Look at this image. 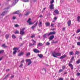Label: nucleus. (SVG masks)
Wrapping results in <instances>:
<instances>
[{
  "instance_id": "7c9ffc66",
  "label": "nucleus",
  "mask_w": 80,
  "mask_h": 80,
  "mask_svg": "<svg viewBox=\"0 0 80 80\" xmlns=\"http://www.w3.org/2000/svg\"><path fill=\"white\" fill-rule=\"evenodd\" d=\"M62 70H64L65 69V66H63L62 67Z\"/></svg>"
},
{
  "instance_id": "bf43d9fd",
  "label": "nucleus",
  "mask_w": 80,
  "mask_h": 80,
  "mask_svg": "<svg viewBox=\"0 0 80 80\" xmlns=\"http://www.w3.org/2000/svg\"><path fill=\"white\" fill-rule=\"evenodd\" d=\"M32 42H34V43H35V42H36L35 41H34V40H32Z\"/></svg>"
},
{
  "instance_id": "5701e85b",
  "label": "nucleus",
  "mask_w": 80,
  "mask_h": 80,
  "mask_svg": "<svg viewBox=\"0 0 80 80\" xmlns=\"http://www.w3.org/2000/svg\"><path fill=\"white\" fill-rule=\"evenodd\" d=\"M14 14H18L19 13V11H18L16 12H14L13 13Z\"/></svg>"
},
{
  "instance_id": "f257e3e1",
  "label": "nucleus",
  "mask_w": 80,
  "mask_h": 80,
  "mask_svg": "<svg viewBox=\"0 0 80 80\" xmlns=\"http://www.w3.org/2000/svg\"><path fill=\"white\" fill-rule=\"evenodd\" d=\"M61 55V53H57L55 52H53L52 53V56L54 57H57V56H60Z\"/></svg>"
},
{
  "instance_id": "39448f33",
  "label": "nucleus",
  "mask_w": 80,
  "mask_h": 80,
  "mask_svg": "<svg viewBox=\"0 0 80 80\" xmlns=\"http://www.w3.org/2000/svg\"><path fill=\"white\" fill-rule=\"evenodd\" d=\"M50 35H48V33H46L43 35V37L44 38H47V37H48Z\"/></svg>"
},
{
  "instance_id": "4d7b16f0",
  "label": "nucleus",
  "mask_w": 80,
  "mask_h": 80,
  "mask_svg": "<svg viewBox=\"0 0 80 80\" xmlns=\"http://www.w3.org/2000/svg\"><path fill=\"white\" fill-rule=\"evenodd\" d=\"M78 40L80 41V36L78 38Z\"/></svg>"
},
{
  "instance_id": "6ab92c4d",
  "label": "nucleus",
  "mask_w": 80,
  "mask_h": 80,
  "mask_svg": "<svg viewBox=\"0 0 80 80\" xmlns=\"http://www.w3.org/2000/svg\"><path fill=\"white\" fill-rule=\"evenodd\" d=\"M42 22H39L38 25H39V27H42Z\"/></svg>"
},
{
  "instance_id": "7ed1b4c3",
  "label": "nucleus",
  "mask_w": 80,
  "mask_h": 80,
  "mask_svg": "<svg viewBox=\"0 0 80 80\" xmlns=\"http://www.w3.org/2000/svg\"><path fill=\"white\" fill-rule=\"evenodd\" d=\"M26 62H28V65H30L31 63H32V60L30 59H26Z\"/></svg>"
},
{
  "instance_id": "4be33fe9",
  "label": "nucleus",
  "mask_w": 80,
  "mask_h": 80,
  "mask_svg": "<svg viewBox=\"0 0 80 80\" xmlns=\"http://www.w3.org/2000/svg\"><path fill=\"white\" fill-rule=\"evenodd\" d=\"M38 57H39L40 58H41L43 57V55H42V54H38Z\"/></svg>"
},
{
  "instance_id": "f3484780",
  "label": "nucleus",
  "mask_w": 80,
  "mask_h": 80,
  "mask_svg": "<svg viewBox=\"0 0 80 80\" xmlns=\"http://www.w3.org/2000/svg\"><path fill=\"white\" fill-rule=\"evenodd\" d=\"M7 11L4 12L2 13V14H1V15H2V16H3L4 15H5V14L7 13Z\"/></svg>"
},
{
  "instance_id": "6e6552de",
  "label": "nucleus",
  "mask_w": 80,
  "mask_h": 80,
  "mask_svg": "<svg viewBox=\"0 0 80 80\" xmlns=\"http://www.w3.org/2000/svg\"><path fill=\"white\" fill-rule=\"evenodd\" d=\"M33 51L35 53H39L40 52V51L37 49H33Z\"/></svg>"
},
{
  "instance_id": "e2e57ef3",
  "label": "nucleus",
  "mask_w": 80,
  "mask_h": 80,
  "mask_svg": "<svg viewBox=\"0 0 80 80\" xmlns=\"http://www.w3.org/2000/svg\"><path fill=\"white\" fill-rule=\"evenodd\" d=\"M2 60V57H1L0 58V61H1Z\"/></svg>"
},
{
  "instance_id": "9d476101",
  "label": "nucleus",
  "mask_w": 80,
  "mask_h": 80,
  "mask_svg": "<svg viewBox=\"0 0 80 80\" xmlns=\"http://www.w3.org/2000/svg\"><path fill=\"white\" fill-rule=\"evenodd\" d=\"M13 5H15V4L17 3L18 2V0H15V1H12Z\"/></svg>"
},
{
  "instance_id": "f704fd0d",
  "label": "nucleus",
  "mask_w": 80,
  "mask_h": 80,
  "mask_svg": "<svg viewBox=\"0 0 80 80\" xmlns=\"http://www.w3.org/2000/svg\"><path fill=\"white\" fill-rule=\"evenodd\" d=\"M80 60H79L77 61V63L78 64L80 63Z\"/></svg>"
},
{
  "instance_id": "473e14b6",
  "label": "nucleus",
  "mask_w": 80,
  "mask_h": 80,
  "mask_svg": "<svg viewBox=\"0 0 80 80\" xmlns=\"http://www.w3.org/2000/svg\"><path fill=\"white\" fill-rule=\"evenodd\" d=\"M16 34H18V33H19V31H16L15 32Z\"/></svg>"
},
{
  "instance_id": "864d4df0",
  "label": "nucleus",
  "mask_w": 80,
  "mask_h": 80,
  "mask_svg": "<svg viewBox=\"0 0 80 80\" xmlns=\"http://www.w3.org/2000/svg\"><path fill=\"white\" fill-rule=\"evenodd\" d=\"M54 25V24L52 23L51 24V27H53Z\"/></svg>"
},
{
  "instance_id": "a878e982",
  "label": "nucleus",
  "mask_w": 80,
  "mask_h": 80,
  "mask_svg": "<svg viewBox=\"0 0 80 80\" xmlns=\"http://www.w3.org/2000/svg\"><path fill=\"white\" fill-rule=\"evenodd\" d=\"M54 12L55 13H56L57 14H58L59 13L58 11L57 10H56L54 11Z\"/></svg>"
},
{
  "instance_id": "2eb2a0df",
  "label": "nucleus",
  "mask_w": 80,
  "mask_h": 80,
  "mask_svg": "<svg viewBox=\"0 0 80 80\" xmlns=\"http://www.w3.org/2000/svg\"><path fill=\"white\" fill-rule=\"evenodd\" d=\"M69 66L71 67V69H73V66L72 64L69 63Z\"/></svg>"
},
{
  "instance_id": "de8ad7c7",
  "label": "nucleus",
  "mask_w": 80,
  "mask_h": 80,
  "mask_svg": "<svg viewBox=\"0 0 80 80\" xmlns=\"http://www.w3.org/2000/svg\"><path fill=\"white\" fill-rule=\"evenodd\" d=\"M22 14H20L19 15V17H22Z\"/></svg>"
},
{
  "instance_id": "c85d7f7f",
  "label": "nucleus",
  "mask_w": 80,
  "mask_h": 80,
  "mask_svg": "<svg viewBox=\"0 0 80 80\" xmlns=\"http://www.w3.org/2000/svg\"><path fill=\"white\" fill-rule=\"evenodd\" d=\"M63 71V70L62 69H60L58 71V73H60V72H62Z\"/></svg>"
},
{
  "instance_id": "f8f14e48",
  "label": "nucleus",
  "mask_w": 80,
  "mask_h": 80,
  "mask_svg": "<svg viewBox=\"0 0 80 80\" xmlns=\"http://www.w3.org/2000/svg\"><path fill=\"white\" fill-rule=\"evenodd\" d=\"M37 24H38V22H36V23L32 27V28L33 29L37 25Z\"/></svg>"
},
{
  "instance_id": "13d9d810",
  "label": "nucleus",
  "mask_w": 80,
  "mask_h": 80,
  "mask_svg": "<svg viewBox=\"0 0 80 80\" xmlns=\"http://www.w3.org/2000/svg\"><path fill=\"white\" fill-rule=\"evenodd\" d=\"M54 20H57V17H55L54 18Z\"/></svg>"
},
{
  "instance_id": "09e8293b",
  "label": "nucleus",
  "mask_w": 80,
  "mask_h": 80,
  "mask_svg": "<svg viewBox=\"0 0 80 80\" xmlns=\"http://www.w3.org/2000/svg\"><path fill=\"white\" fill-rule=\"evenodd\" d=\"M8 77V74L6 77H5L4 78V79H5L6 78H7Z\"/></svg>"
},
{
  "instance_id": "49530a36",
  "label": "nucleus",
  "mask_w": 80,
  "mask_h": 80,
  "mask_svg": "<svg viewBox=\"0 0 80 80\" xmlns=\"http://www.w3.org/2000/svg\"><path fill=\"white\" fill-rule=\"evenodd\" d=\"M70 55H72L73 54V52H71L69 53Z\"/></svg>"
},
{
  "instance_id": "4c0bfd02",
  "label": "nucleus",
  "mask_w": 80,
  "mask_h": 80,
  "mask_svg": "<svg viewBox=\"0 0 80 80\" xmlns=\"http://www.w3.org/2000/svg\"><path fill=\"white\" fill-rule=\"evenodd\" d=\"M77 44L78 45H79V46H80V42H77Z\"/></svg>"
},
{
  "instance_id": "37998d69",
  "label": "nucleus",
  "mask_w": 80,
  "mask_h": 80,
  "mask_svg": "<svg viewBox=\"0 0 80 80\" xmlns=\"http://www.w3.org/2000/svg\"><path fill=\"white\" fill-rule=\"evenodd\" d=\"M16 17L15 16H13L12 17V19H13V20H15V19H16Z\"/></svg>"
},
{
  "instance_id": "72a5a7b5",
  "label": "nucleus",
  "mask_w": 80,
  "mask_h": 80,
  "mask_svg": "<svg viewBox=\"0 0 80 80\" xmlns=\"http://www.w3.org/2000/svg\"><path fill=\"white\" fill-rule=\"evenodd\" d=\"M2 47H4V48L6 47V46H5V44H3L2 45Z\"/></svg>"
},
{
  "instance_id": "8fccbe9b",
  "label": "nucleus",
  "mask_w": 80,
  "mask_h": 80,
  "mask_svg": "<svg viewBox=\"0 0 80 80\" xmlns=\"http://www.w3.org/2000/svg\"><path fill=\"white\" fill-rule=\"evenodd\" d=\"M59 80H63V78H60Z\"/></svg>"
},
{
  "instance_id": "603ef678",
  "label": "nucleus",
  "mask_w": 80,
  "mask_h": 80,
  "mask_svg": "<svg viewBox=\"0 0 80 80\" xmlns=\"http://www.w3.org/2000/svg\"><path fill=\"white\" fill-rule=\"evenodd\" d=\"M42 70H45V71H46V69L45 68H43L42 69Z\"/></svg>"
},
{
  "instance_id": "c756f323",
  "label": "nucleus",
  "mask_w": 80,
  "mask_h": 80,
  "mask_svg": "<svg viewBox=\"0 0 80 80\" xmlns=\"http://www.w3.org/2000/svg\"><path fill=\"white\" fill-rule=\"evenodd\" d=\"M29 0H22V1L24 2H28Z\"/></svg>"
},
{
  "instance_id": "1a4fd4ad",
  "label": "nucleus",
  "mask_w": 80,
  "mask_h": 80,
  "mask_svg": "<svg viewBox=\"0 0 80 80\" xmlns=\"http://www.w3.org/2000/svg\"><path fill=\"white\" fill-rule=\"evenodd\" d=\"M53 7H54V5L53 4H51L49 8L50 9H53Z\"/></svg>"
},
{
  "instance_id": "c9c22d12",
  "label": "nucleus",
  "mask_w": 80,
  "mask_h": 80,
  "mask_svg": "<svg viewBox=\"0 0 80 80\" xmlns=\"http://www.w3.org/2000/svg\"><path fill=\"white\" fill-rule=\"evenodd\" d=\"M80 32V29H78L76 32L77 33H79Z\"/></svg>"
},
{
  "instance_id": "20e7f679",
  "label": "nucleus",
  "mask_w": 80,
  "mask_h": 80,
  "mask_svg": "<svg viewBox=\"0 0 80 80\" xmlns=\"http://www.w3.org/2000/svg\"><path fill=\"white\" fill-rule=\"evenodd\" d=\"M13 50H14V51L13 52V55H15V54H16V53L17 52V50H18V49L17 48H14L13 49Z\"/></svg>"
},
{
  "instance_id": "aec40b11",
  "label": "nucleus",
  "mask_w": 80,
  "mask_h": 80,
  "mask_svg": "<svg viewBox=\"0 0 80 80\" xmlns=\"http://www.w3.org/2000/svg\"><path fill=\"white\" fill-rule=\"evenodd\" d=\"M12 38H16V36L14 34H13L12 35Z\"/></svg>"
},
{
  "instance_id": "393cba45",
  "label": "nucleus",
  "mask_w": 80,
  "mask_h": 80,
  "mask_svg": "<svg viewBox=\"0 0 80 80\" xmlns=\"http://www.w3.org/2000/svg\"><path fill=\"white\" fill-rule=\"evenodd\" d=\"M65 57H66V56L65 55H64L62 56L61 57H60V58L61 59H62V58H65Z\"/></svg>"
},
{
  "instance_id": "dca6fc26",
  "label": "nucleus",
  "mask_w": 80,
  "mask_h": 80,
  "mask_svg": "<svg viewBox=\"0 0 80 80\" xmlns=\"http://www.w3.org/2000/svg\"><path fill=\"white\" fill-rule=\"evenodd\" d=\"M54 36L53 35L51 36L49 38V39H50V40H52V39H53V38H54Z\"/></svg>"
},
{
  "instance_id": "6e6d98bb",
  "label": "nucleus",
  "mask_w": 80,
  "mask_h": 80,
  "mask_svg": "<svg viewBox=\"0 0 80 80\" xmlns=\"http://www.w3.org/2000/svg\"><path fill=\"white\" fill-rule=\"evenodd\" d=\"M62 30L63 31H65V28H63Z\"/></svg>"
},
{
  "instance_id": "ea45409f",
  "label": "nucleus",
  "mask_w": 80,
  "mask_h": 80,
  "mask_svg": "<svg viewBox=\"0 0 80 80\" xmlns=\"http://www.w3.org/2000/svg\"><path fill=\"white\" fill-rule=\"evenodd\" d=\"M76 54H77V55H78V54H79V52L76 51Z\"/></svg>"
},
{
  "instance_id": "3c124183",
  "label": "nucleus",
  "mask_w": 80,
  "mask_h": 80,
  "mask_svg": "<svg viewBox=\"0 0 80 80\" xmlns=\"http://www.w3.org/2000/svg\"><path fill=\"white\" fill-rule=\"evenodd\" d=\"M3 52V50L0 51V53H2Z\"/></svg>"
},
{
  "instance_id": "cd10ccee",
  "label": "nucleus",
  "mask_w": 80,
  "mask_h": 80,
  "mask_svg": "<svg viewBox=\"0 0 80 80\" xmlns=\"http://www.w3.org/2000/svg\"><path fill=\"white\" fill-rule=\"evenodd\" d=\"M30 55V52H28L26 54V57H28V56H29V55Z\"/></svg>"
},
{
  "instance_id": "0eeeda50",
  "label": "nucleus",
  "mask_w": 80,
  "mask_h": 80,
  "mask_svg": "<svg viewBox=\"0 0 80 80\" xmlns=\"http://www.w3.org/2000/svg\"><path fill=\"white\" fill-rule=\"evenodd\" d=\"M24 54V52H21L18 54V56H19V57H21V56H22V55H23Z\"/></svg>"
},
{
  "instance_id": "c03bdc74",
  "label": "nucleus",
  "mask_w": 80,
  "mask_h": 80,
  "mask_svg": "<svg viewBox=\"0 0 80 80\" xmlns=\"http://www.w3.org/2000/svg\"><path fill=\"white\" fill-rule=\"evenodd\" d=\"M25 62V60L24 59H23L21 62V63H24Z\"/></svg>"
},
{
  "instance_id": "58836bf2",
  "label": "nucleus",
  "mask_w": 80,
  "mask_h": 80,
  "mask_svg": "<svg viewBox=\"0 0 80 80\" xmlns=\"http://www.w3.org/2000/svg\"><path fill=\"white\" fill-rule=\"evenodd\" d=\"M22 66H23V64H20L19 66V67H20V68H21L22 67Z\"/></svg>"
},
{
  "instance_id": "79ce46f5",
  "label": "nucleus",
  "mask_w": 80,
  "mask_h": 80,
  "mask_svg": "<svg viewBox=\"0 0 80 80\" xmlns=\"http://www.w3.org/2000/svg\"><path fill=\"white\" fill-rule=\"evenodd\" d=\"M53 43H57V41L54 42V41H52Z\"/></svg>"
},
{
  "instance_id": "2f4dec72",
  "label": "nucleus",
  "mask_w": 80,
  "mask_h": 80,
  "mask_svg": "<svg viewBox=\"0 0 80 80\" xmlns=\"http://www.w3.org/2000/svg\"><path fill=\"white\" fill-rule=\"evenodd\" d=\"M29 13H30V12H28L26 13V14H25V15H26V16H27V15H28Z\"/></svg>"
},
{
  "instance_id": "4468645a",
  "label": "nucleus",
  "mask_w": 80,
  "mask_h": 80,
  "mask_svg": "<svg viewBox=\"0 0 80 80\" xmlns=\"http://www.w3.org/2000/svg\"><path fill=\"white\" fill-rule=\"evenodd\" d=\"M43 45V44L41 43H38V47H41Z\"/></svg>"
},
{
  "instance_id": "b1692460",
  "label": "nucleus",
  "mask_w": 80,
  "mask_h": 80,
  "mask_svg": "<svg viewBox=\"0 0 80 80\" xmlns=\"http://www.w3.org/2000/svg\"><path fill=\"white\" fill-rule=\"evenodd\" d=\"M5 37L6 39H8V38L9 37V34H6L5 36Z\"/></svg>"
},
{
  "instance_id": "338daca9",
  "label": "nucleus",
  "mask_w": 80,
  "mask_h": 80,
  "mask_svg": "<svg viewBox=\"0 0 80 80\" xmlns=\"http://www.w3.org/2000/svg\"><path fill=\"white\" fill-rule=\"evenodd\" d=\"M71 80H74V79L72 78V79H71Z\"/></svg>"
},
{
  "instance_id": "9b49d317",
  "label": "nucleus",
  "mask_w": 80,
  "mask_h": 80,
  "mask_svg": "<svg viewBox=\"0 0 80 80\" xmlns=\"http://www.w3.org/2000/svg\"><path fill=\"white\" fill-rule=\"evenodd\" d=\"M55 33L56 32H50L48 33V35H50L55 34Z\"/></svg>"
},
{
  "instance_id": "a19ab883",
  "label": "nucleus",
  "mask_w": 80,
  "mask_h": 80,
  "mask_svg": "<svg viewBox=\"0 0 80 80\" xmlns=\"http://www.w3.org/2000/svg\"><path fill=\"white\" fill-rule=\"evenodd\" d=\"M35 37V35L33 34V35H32L31 37V38H34Z\"/></svg>"
},
{
  "instance_id": "412c9836",
  "label": "nucleus",
  "mask_w": 80,
  "mask_h": 80,
  "mask_svg": "<svg viewBox=\"0 0 80 80\" xmlns=\"http://www.w3.org/2000/svg\"><path fill=\"white\" fill-rule=\"evenodd\" d=\"M80 16H78L77 18V21H78V22H80Z\"/></svg>"
},
{
  "instance_id": "423d86ee",
  "label": "nucleus",
  "mask_w": 80,
  "mask_h": 80,
  "mask_svg": "<svg viewBox=\"0 0 80 80\" xmlns=\"http://www.w3.org/2000/svg\"><path fill=\"white\" fill-rule=\"evenodd\" d=\"M30 20H31V19L29 18L28 20L27 21V22L29 23V25H32V24H33V23H32V22H30Z\"/></svg>"
},
{
  "instance_id": "f03ea898",
  "label": "nucleus",
  "mask_w": 80,
  "mask_h": 80,
  "mask_svg": "<svg viewBox=\"0 0 80 80\" xmlns=\"http://www.w3.org/2000/svg\"><path fill=\"white\" fill-rule=\"evenodd\" d=\"M25 30V28H22L20 29V34L21 35H23L25 34V32H24V30Z\"/></svg>"
},
{
  "instance_id": "e433bc0d",
  "label": "nucleus",
  "mask_w": 80,
  "mask_h": 80,
  "mask_svg": "<svg viewBox=\"0 0 80 80\" xmlns=\"http://www.w3.org/2000/svg\"><path fill=\"white\" fill-rule=\"evenodd\" d=\"M50 44V43L48 42H47L46 43V45H49Z\"/></svg>"
},
{
  "instance_id": "774afa93",
  "label": "nucleus",
  "mask_w": 80,
  "mask_h": 80,
  "mask_svg": "<svg viewBox=\"0 0 80 80\" xmlns=\"http://www.w3.org/2000/svg\"><path fill=\"white\" fill-rule=\"evenodd\" d=\"M22 45H23V44H21L20 45V46H22Z\"/></svg>"
},
{
  "instance_id": "680f3d73",
  "label": "nucleus",
  "mask_w": 80,
  "mask_h": 80,
  "mask_svg": "<svg viewBox=\"0 0 80 80\" xmlns=\"http://www.w3.org/2000/svg\"><path fill=\"white\" fill-rule=\"evenodd\" d=\"M14 77V76L12 75L11 76V78H13Z\"/></svg>"
},
{
  "instance_id": "0e129e2a",
  "label": "nucleus",
  "mask_w": 80,
  "mask_h": 80,
  "mask_svg": "<svg viewBox=\"0 0 80 80\" xmlns=\"http://www.w3.org/2000/svg\"><path fill=\"white\" fill-rule=\"evenodd\" d=\"M67 73L66 72H65L64 73V74H67Z\"/></svg>"
},
{
  "instance_id": "5fc2aeb1",
  "label": "nucleus",
  "mask_w": 80,
  "mask_h": 80,
  "mask_svg": "<svg viewBox=\"0 0 80 80\" xmlns=\"http://www.w3.org/2000/svg\"><path fill=\"white\" fill-rule=\"evenodd\" d=\"M77 75H78V76H79V75H80V73H77Z\"/></svg>"
},
{
  "instance_id": "052dcab7",
  "label": "nucleus",
  "mask_w": 80,
  "mask_h": 80,
  "mask_svg": "<svg viewBox=\"0 0 80 80\" xmlns=\"http://www.w3.org/2000/svg\"><path fill=\"white\" fill-rule=\"evenodd\" d=\"M74 58V57H72V58H71V60H73Z\"/></svg>"
},
{
  "instance_id": "a18cd8bd",
  "label": "nucleus",
  "mask_w": 80,
  "mask_h": 80,
  "mask_svg": "<svg viewBox=\"0 0 80 80\" xmlns=\"http://www.w3.org/2000/svg\"><path fill=\"white\" fill-rule=\"evenodd\" d=\"M15 27H18V24H16L15 25Z\"/></svg>"
},
{
  "instance_id": "ddd939ff",
  "label": "nucleus",
  "mask_w": 80,
  "mask_h": 80,
  "mask_svg": "<svg viewBox=\"0 0 80 80\" xmlns=\"http://www.w3.org/2000/svg\"><path fill=\"white\" fill-rule=\"evenodd\" d=\"M45 24L47 27H48V26H49V25H50V22H47Z\"/></svg>"
},
{
  "instance_id": "69168bd1",
  "label": "nucleus",
  "mask_w": 80,
  "mask_h": 80,
  "mask_svg": "<svg viewBox=\"0 0 80 80\" xmlns=\"http://www.w3.org/2000/svg\"><path fill=\"white\" fill-rule=\"evenodd\" d=\"M43 16H42V15H41L39 16V17H42Z\"/></svg>"
},
{
  "instance_id": "a211bd4d",
  "label": "nucleus",
  "mask_w": 80,
  "mask_h": 80,
  "mask_svg": "<svg viewBox=\"0 0 80 80\" xmlns=\"http://www.w3.org/2000/svg\"><path fill=\"white\" fill-rule=\"evenodd\" d=\"M68 24L69 27L70 26V25H71V21H69L68 22Z\"/></svg>"
},
{
  "instance_id": "bb28decb",
  "label": "nucleus",
  "mask_w": 80,
  "mask_h": 80,
  "mask_svg": "<svg viewBox=\"0 0 80 80\" xmlns=\"http://www.w3.org/2000/svg\"><path fill=\"white\" fill-rule=\"evenodd\" d=\"M53 2H54V0H51L50 1V3L51 4H53L52 3H53Z\"/></svg>"
}]
</instances>
